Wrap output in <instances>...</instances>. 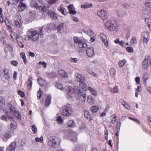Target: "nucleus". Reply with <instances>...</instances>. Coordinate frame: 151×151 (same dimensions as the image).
<instances>
[{
	"label": "nucleus",
	"mask_w": 151,
	"mask_h": 151,
	"mask_svg": "<svg viewBox=\"0 0 151 151\" xmlns=\"http://www.w3.org/2000/svg\"><path fill=\"white\" fill-rule=\"evenodd\" d=\"M65 89L67 91L69 94H78L79 97L82 101H85L86 99V94L82 90L78 88V87H72L66 86Z\"/></svg>",
	"instance_id": "obj_1"
},
{
	"label": "nucleus",
	"mask_w": 151,
	"mask_h": 151,
	"mask_svg": "<svg viewBox=\"0 0 151 151\" xmlns=\"http://www.w3.org/2000/svg\"><path fill=\"white\" fill-rule=\"evenodd\" d=\"M37 0H32L30 6L32 7L38 9L40 11L42 12L46 11L48 9V7H46L43 4L42 0H39L37 3Z\"/></svg>",
	"instance_id": "obj_2"
},
{
	"label": "nucleus",
	"mask_w": 151,
	"mask_h": 151,
	"mask_svg": "<svg viewBox=\"0 0 151 151\" xmlns=\"http://www.w3.org/2000/svg\"><path fill=\"white\" fill-rule=\"evenodd\" d=\"M105 26L110 31L113 32L116 30L118 28V24L114 21L109 20L105 24Z\"/></svg>",
	"instance_id": "obj_3"
},
{
	"label": "nucleus",
	"mask_w": 151,
	"mask_h": 151,
	"mask_svg": "<svg viewBox=\"0 0 151 151\" xmlns=\"http://www.w3.org/2000/svg\"><path fill=\"white\" fill-rule=\"evenodd\" d=\"M40 34L35 30H31L28 32L27 36L29 38L33 41H35L39 38Z\"/></svg>",
	"instance_id": "obj_4"
},
{
	"label": "nucleus",
	"mask_w": 151,
	"mask_h": 151,
	"mask_svg": "<svg viewBox=\"0 0 151 151\" xmlns=\"http://www.w3.org/2000/svg\"><path fill=\"white\" fill-rule=\"evenodd\" d=\"M58 139L55 136L50 137L48 139V144L49 146L56 148L58 145Z\"/></svg>",
	"instance_id": "obj_5"
},
{
	"label": "nucleus",
	"mask_w": 151,
	"mask_h": 151,
	"mask_svg": "<svg viewBox=\"0 0 151 151\" xmlns=\"http://www.w3.org/2000/svg\"><path fill=\"white\" fill-rule=\"evenodd\" d=\"M98 16L102 19H107L108 16V13L106 11L103 10H99L97 12Z\"/></svg>",
	"instance_id": "obj_6"
},
{
	"label": "nucleus",
	"mask_w": 151,
	"mask_h": 151,
	"mask_svg": "<svg viewBox=\"0 0 151 151\" xmlns=\"http://www.w3.org/2000/svg\"><path fill=\"white\" fill-rule=\"evenodd\" d=\"M151 63V58L150 56L146 55L142 62V66L145 68H147Z\"/></svg>",
	"instance_id": "obj_7"
},
{
	"label": "nucleus",
	"mask_w": 151,
	"mask_h": 151,
	"mask_svg": "<svg viewBox=\"0 0 151 151\" xmlns=\"http://www.w3.org/2000/svg\"><path fill=\"white\" fill-rule=\"evenodd\" d=\"M73 110L70 104L67 105L63 109V114L65 116H69L72 114Z\"/></svg>",
	"instance_id": "obj_8"
},
{
	"label": "nucleus",
	"mask_w": 151,
	"mask_h": 151,
	"mask_svg": "<svg viewBox=\"0 0 151 151\" xmlns=\"http://www.w3.org/2000/svg\"><path fill=\"white\" fill-rule=\"evenodd\" d=\"M3 70L4 73V77L5 79L8 80L10 79L12 75V72L7 68H5L3 69Z\"/></svg>",
	"instance_id": "obj_9"
},
{
	"label": "nucleus",
	"mask_w": 151,
	"mask_h": 151,
	"mask_svg": "<svg viewBox=\"0 0 151 151\" xmlns=\"http://www.w3.org/2000/svg\"><path fill=\"white\" fill-rule=\"evenodd\" d=\"M35 11L30 12L28 14V17L26 18V21L28 22H30L35 19Z\"/></svg>",
	"instance_id": "obj_10"
},
{
	"label": "nucleus",
	"mask_w": 151,
	"mask_h": 151,
	"mask_svg": "<svg viewBox=\"0 0 151 151\" xmlns=\"http://www.w3.org/2000/svg\"><path fill=\"white\" fill-rule=\"evenodd\" d=\"M83 32L85 34L91 37H95V35L93 31L88 28L85 27L83 29Z\"/></svg>",
	"instance_id": "obj_11"
},
{
	"label": "nucleus",
	"mask_w": 151,
	"mask_h": 151,
	"mask_svg": "<svg viewBox=\"0 0 151 151\" xmlns=\"http://www.w3.org/2000/svg\"><path fill=\"white\" fill-rule=\"evenodd\" d=\"M75 79L77 82H81L84 81V79L83 76L78 73H76L75 75Z\"/></svg>",
	"instance_id": "obj_12"
},
{
	"label": "nucleus",
	"mask_w": 151,
	"mask_h": 151,
	"mask_svg": "<svg viewBox=\"0 0 151 151\" xmlns=\"http://www.w3.org/2000/svg\"><path fill=\"white\" fill-rule=\"evenodd\" d=\"M100 39L104 43L106 47H108L107 40L106 35L103 33H101L100 35Z\"/></svg>",
	"instance_id": "obj_13"
},
{
	"label": "nucleus",
	"mask_w": 151,
	"mask_h": 151,
	"mask_svg": "<svg viewBox=\"0 0 151 151\" xmlns=\"http://www.w3.org/2000/svg\"><path fill=\"white\" fill-rule=\"evenodd\" d=\"M86 54L89 57L93 56L94 55L93 48L91 47H88L86 49Z\"/></svg>",
	"instance_id": "obj_14"
},
{
	"label": "nucleus",
	"mask_w": 151,
	"mask_h": 151,
	"mask_svg": "<svg viewBox=\"0 0 151 151\" xmlns=\"http://www.w3.org/2000/svg\"><path fill=\"white\" fill-rule=\"evenodd\" d=\"M16 146V142H12L9 146L7 147L6 151H15Z\"/></svg>",
	"instance_id": "obj_15"
},
{
	"label": "nucleus",
	"mask_w": 151,
	"mask_h": 151,
	"mask_svg": "<svg viewBox=\"0 0 151 151\" xmlns=\"http://www.w3.org/2000/svg\"><path fill=\"white\" fill-rule=\"evenodd\" d=\"M57 29L59 30L60 32L63 33L66 31L67 27L65 24L61 23L58 26Z\"/></svg>",
	"instance_id": "obj_16"
},
{
	"label": "nucleus",
	"mask_w": 151,
	"mask_h": 151,
	"mask_svg": "<svg viewBox=\"0 0 151 151\" xmlns=\"http://www.w3.org/2000/svg\"><path fill=\"white\" fill-rule=\"evenodd\" d=\"M142 35L143 37V42L145 43L147 42L149 40L150 35L147 32H144L142 33Z\"/></svg>",
	"instance_id": "obj_17"
},
{
	"label": "nucleus",
	"mask_w": 151,
	"mask_h": 151,
	"mask_svg": "<svg viewBox=\"0 0 151 151\" xmlns=\"http://www.w3.org/2000/svg\"><path fill=\"white\" fill-rule=\"evenodd\" d=\"M27 8V6L24 3L20 2L18 5V9L19 11H22Z\"/></svg>",
	"instance_id": "obj_18"
},
{
	"label": "nucleus",
	"mask_w": 151,
	"mask_h": 151,
	"mask_svg": "<svg viewBox=\"0 0 151 151\" xmlns=\"http://www.w3.org/2000/svg\"><path fill=\"white\" fill-rule=\"evenodd\" d=\"M1 118L3 121H4L6 122H8L10 120H13L14 118L10 116H8V117H7L4 115H2L1 116Z\"/></svg>",
	"instance_id": "obj_19"
},
{
	"label": "nucleus",
	"mask_w": 151,
	"mask_h": 151,
	"mask_svg": "<svg viewBox=\"0 0 151 151\" xmlns=\"http://www.w3.org/2000/svg\"><path fill=\"white\" fill-rule=\"evenodd\" d=\"M87 102L90 104L92 105L94 104V100L91 95H89L87 98Z\"/></svg>",
	"instance_id": "obj_20"
},
{
	"label": "nucleus",
	"mask_w": 151,
	"mask_h": 151,
	"mask_svg": "<svg viewBox=\"0 0 151 151\" xmlns=\"http://www.w3.org/2000/svg\"><path fill=\"white\" fill-rule=\"evenodd\" d=\"M48 13L53 19H55L57 18V15L54 12L49 11Z\"/></svg>",
	"instance_id": "obj_21"
},
{
	"label": "nucleus",
	"mask_w": 151,
	"mask_h": 151,
	"mask_svg": "<svg viewBox=\"0 0 151 151\" xmlns=\"http://www.w3.org/2000/svg\"><path fill=\"white\" fill-rule=\"evenodd\" d=\"M145 5L146 7L145 11L149 12V10L147 9L151 8V0H148L145 3Z\"/></svg>",
	"instance_id": "obj_22"
},
{
	"label": "nucleus",
	"mask_w": 151,
	"mask_h": 151,
	"mask_svg": "<svg viewBox=\"0 0 151 151\" xmlns=\"http://www.w3.org/2000/svg\"><path fill=\"white\" fill-rule=\"evenodd\" d=\"M79 87L84 91H86L87 89V86L85 83L84 81L80 82L79 84Z\"/></svg>",
	"instance_id": "obj_23"
},
{
	"label": "nucleus",
	"mask_w": 151,
	"mask_h": 151,
	"mask_svg": "<svg viewBox=\"0 0 151 151\" xmlns=\"http://www.w3.org/2000/svg\"><path fill=\"white\" fill-rule=\"evenodd\" d=\"M59 74L62 77L65 78L67 76V75L65 70H60L58 71Z\"/></svg>",
	"instance_id": "obj_24"
},
{
	"label": "nucleus",
	"mask_w": 151,
	"mask_h": 151,
	"mask_svg": "<svg viewBox=\"0 0 151 151\" xmlns=\"http://www.w3.org/2000/svg\"><path fill=\"white\" fill-rule=\"evenodd\" d=\"M11 36L12 39H15L17 40L18 38H20L19 36H18L17 34L14 32H11Z\"/></svg>",
	"instance_id": "obj_25"
},
{
	"label": "nucleus",
	"mask_w": 151,
	"mask_h": 151,
	"mask_svg": "<svg viewBox=\"0 0 151 151\" xmlns=\"http://www.w3.org/2000/svg\"><path fill=\"white\" fill-rule=\"evenodd\" d=\"M12 120L10 124V127L12 129H15L17 127V123L14 121V119Z\"/></svg>",
	"instance_id": "obj_26"
},
{
	"label": "nucleus",
	"mask_w": 151,
	"mask_h": 151,
	"mask_svg": "<svg viewBox=\"0 0 151 151\" xmlns=\"http://www.w3.org/2000/svg\"><path fill=\"white\" fill-rule=\"evenodd\" d=\"M84 116L86 118H87L89 120H92L91 118L90 114H89L88 111H84Z\"/></svg>",
	"instance_id": "obj_27"
},
{
	"label": "nucleus",
	"mask_w": 151,
	"mask_h": 151,
	"mask_svg": "<svg viewBox=\"0 0 151 151\" xmlns=\"http://www.w3.org/2000/svg\"><path fill=\"white\" fill-rule=\"evenodd\" d=\"M88 89L91 94L94 96H96V95L97 93V91L93 88L91 87H88Z\"/></svg>",
	"instance_id": "obj_28"
},
{
	"label": "nucleus",
	"mask_w": 151,
	"mask_h": 151,
	"mask_svg": "<svg viewBox=\"0 0 151 151\" xmlns=\"http://www.w3.org/2000/svg\"><path fill=\"white\" fill-rule=\"evenodd\" d=\"M48 77L49 78L53 79L55 78L57 76V74L55 73H51L48 74Z\"/></svg>",
	"instance_id": "obj_29"
},
{
	"label": "nucleus",
	"mask_w": 151,
	"mask_h": 151,
	"mask_svg": "<svg viewBox=\"0 0 151 151\" xmlns=\"http://www.w3.org/2000/svg\"><path fill=\"white\" fill-rule=\"evenodd\" d=\"M145 21L148 24L149 29L151 31V19L149 18H145Z\"/></svg>",
	"instance_id": "obj_30"
},
{
	"label": "nucleus",
	"mask_w": 151,
	"mask_h": 151,
	"mask_svg": "<svg viewBox=\"0 0 151 151\" xmlns=\"http://www.w3.org/2000/svg\"><path fill=\"white\" fill-rule=\"evenodd\" d=\"M55 86L61 90H63L64 89V88L62 85L58 83H55L54 84Z\"/></svg>",
	"instance_id": "obj_31"
},
{
	"label": "nucleus",
	"mask_w": 151,
	"mask_h": 151,
	"mask_svg": "<svg viewBox=\"0 0 151 151\" xmlns=\"http://www.w3.org/2000/svg\"><path fill=\"white\" fill-rule=\"evenodd\" d=\"M92 6V4L90 3L89 4H82L81 5V7L82 8L86 9L91 8Z\"/></svg>",
	"instance_id": "obj_32"
},
{
	"label": "nucleus",
	"mask_w": 151,
	"mask_h": 151,
	"mask_svg": "<svg viewBox=\"0 0 151 151\" xmlns=\"http://www.w3.org/2000/svg\"><path fill=\"white\" fill-rule=\"evenodd\" d=\"M51 98L50 96H48L47 99L45 101L46 106H48L50 104L51 102Z\"/></svg>",
	"instance_id": "obj_33"
},
{
	"label": "nucleus",
	"mask_w": 151,
	"mask_h": 151,
	"mask_svg": "<svg viewBox=\"0 0 151 151\" xmlns=\"http://www.w3.org/2000/svg\"><path fill=\"white\" fill-rule=\"evenodd\" d=\"M79 48H85L87 47V45L86 43H84L83 42L81 41L78 45Z\"/></svg>",
	"instance_id": "obj_34"
},
{
	"label": "nucleus",
	"mask_w": 151,
	"mask_h": 151,
	"mask_svg": "<svg viewBox=\"0 0 151 151\" xmlns=\"http://www.w3.org/2000/svg\"><path fill=\"white\" fill-rule=\"evenodd\" d=\"M68 126L70 127H73L75 126L74 122L72 120H69L68 123Z\"/></svg>",
	"instance_id": "obj_35"
},
{
	"label": "nucleus",
	"mask_w": 151,
	"mask_h": 151,
	"mask_svg": "<svg viewBox=\"0 0 151 151\" xmlns=\"http://www.w3.org/2000/svg\"><path fill=\"white\" fill-rule=\"evenodd\" d=\"M126 63V60H123L120 61L119 62V65L120 67H122L124 66V64Z\"/></svg>",
	"instance_id": "obj_36"
},
{
	"label": "nucleus",
	"mask_w": 151,
	"mask_h": 151,
	"mask_svg": "<svg viewBox=\"0 0 151 151\" xmlns=\"http://www.w3.org/2000/svg\"><path fill=\"white\" fill-rule=\"evenodd\" d=\"M14 23L15 25L17 28H20L22 26V24H21L17 20L15 21Z\"/></svg>",
	"instance_id": "obj_37"
},
{
	"label": "nucleus",
	"mask_w": 151,
	"mask_h": 151,
	"mask_svg": "<svg viewBox=\"0 0 151 151\" xmlns=\"http://www.w3.org/2000/svg\"><path fill=\"white\" fill-rule=\"evenodd\" d=\"M14 113L15 115L18 119H21V115L18 111L17 110L15 111Z\"/></svg>",
	"instance_id": "obj_38"
},
{
	"label": "nucleus",
	"mask_w": 151,
	"mask_h": 151,
	"mask_svg": "<svg viewBox=\"0 0 151 151\" xmlns=\"http://www.w3.org/2000/svg\"><path fill=\"white\" fill-rule=\"evenodd\" d=\"M62 14L65 15L67 13L66 10L63 8H59L58 10Z\"/></svg>",
	"instance_id": "obj_39"
},
{
	"label": "nucleus",
	"mask_w": 151,
	"mask_h": 151,
	"mask_svg": "<svg viewBox=\"0 0 151 151\" xmlns=\"http://www.w3.org/2000/svg\"><path fill=\"white\" fill-rule=\"evenodd\" d=\"M6 47L8 48V49L9 52H12V51L13 48L12 45L10 43H8V44H6Z\"/></svg>",
	"instance_id": "obj_40"
},
{
	"label": "nucleus",
	"mask_w": 151,
	"mask_h": 151,
	"mask_svg": "<svg viewBox=\"0 0 151 151\" xmlns=\"http://www.w3.org/2000/svg\"><path fill=\"white\" fill-rule=\"evenodd\" d=\"M32 129L34 133L35 134L37 132V129L35 125L34 124L32 126Z\"/></svg>",
	"instance_id": "obj_41"
},
{
	"label": "nucleus",
	"mask_w": 151,
	"mask_h": 151,
	"mask_svg": "<svg viewBox=\"0 0 151 151\" xmlns=\"http://www.w3.org/2000/svg\"><path fill=\"white\" fill-rule=\"evenodd\" d=\"M8 107L9 108V109L11 113L14 112L15 111V109L13 107L12 105L9 104L8 105Z\"/></svg>",
	"instance_id": "obj_42"
},
{
	"label": "nucleus",
	"mask_w": 151,
	"mask_h": 151,
	"mask_svg": "<svg viewBox=\"0 0 151 151\" xmlns=\"http://www.w3.org/2000/svg\"><path fill=\"white\" fill-rule=\"evenodd\" d=\"M109 72L110 74L112 76H114L116 74V70L113 68L110 69Z\"/></svg>",
	"instance_id": "obj_43"
},
{
	"label": "nucleus",
	"mask_w": 151,
	"mask_h": 151,
	"mask_svg": "<svg viewBox=\"0 0 151 151\" xmlns=\"http://www.w3.org/2000/svg\"><path fill=\"white\" fill-rule=\"evenodd\" d=\"M88 72L89 74H91L92 76H93L95 78H97L98 77V74L93 71H89Z\"/></svg>",
	"instance_id": "obj_44"
},
{
	"label": "nucleus",
	"mask_w": 151,
	"mask_h": 151,
	"mask_svg": "<svg viewBox=\"0 0 151 151\" xmlns=\"http://www.w3.org/2000/svg\"><path fill=\"white\" fill-rule=\"evenodd\" d=\"M130 42L131 44L133 45L136 44L137 43L136 39L135 37H132L130 41Z\"/></svg>",
	"instance_id": "obj_45"
},
{
	"label": "nucleus",
	"mask_w": 151,
	"mask_h": 151,
	"mask_svg": "<svg viewBox=\"0 0 151 151\" xmlns=\"http://www.w3.org/2000/svg\"><path fill=\"white\" fill-rule=\"evenodd\" d=\"M32 78L31 77H30L29 78V81H28V87L29 86V89L31 88L32 85Z\"/></svg>",
	"instance_id": "obj_46"
},
{
	"label": "nucleus",
	"mask_w": 151,
	"mask_h": 151,
	"mask_svg": "<svg viewBox=\"0 0 151 151\" xmlns=\"http://www.w3.org/2000/svg\"><path fill=\"white\" fill-rule=\"evenodd\" d=\"M111 91L113 93H117L118 92V90L116 86H115L113 88H110Z\"/></svg>",
	"instance_id": "obj_47"
},
{
	"label": "nucleus",
	"mask_w": 151,
	"mask_h": 151,
	"mask_svg": "<svg viewBox=\"0 0 151 151\" xmlns=\"http://www.w3.org/2000/svg\"><path fill=\"white\" fill-rule=\"evenodd\" d=\"M58 0H48L47 3L50 5H52L56 3Z\"/></svg>",
	"instance_id": "obj_48"
},
{
	"label": "nucleus",
	"mask_w": 151,
	"mask_h": 151,
	"mask_svg": "<svg viewBox=\"0 0 151 151\" xmlns=\"http://www.w3.org/2000/svg\"><path fill=\"white\" fill-rule=\"evenodd\" d=\"M21 56L22 58L24 60V62L25 63H26L27 62V60L26 59V57L25 55V54L24 53H21Z\"/></svg>",
	"instance_id": "obj_49"
},
{
	"label": "nucleus",
	"mask_w": 151,
	"mask_h": 151,
	"mask_svg": "<svg viewBox=\"0 0 151 151\" xmlns=\"http://www.w3.org/2000/svg\"><path fill=\"white\" fill-rule=\"evenodd\" d=\"M98 106H93L92 107L91 111L93 112H96L98 109Z\"/></svg>",
	"instance_id": "obj_50"
},
{
	"label": "nucleus",
	"mask_w": 151,
	"mask_h": 151,
	"mask_svg": "<svg viewBox=\"0 0 151 151\" xmlns=\"http://www.w3.org/2000/svg\"><path fill=\"white\" fill-rule=\"evenodd\" d=\"M37 81L38 83L41 85H42L44 82V81L41 78H39L37 79Z\"/></svg>",
	"instance_id": "obj_51"
},
{
	"label": "nucleus",
	"mask_w": 151,
	"mask_h": 151,
	"mask_svg": "<svg viewBox=\"0 0 151 151\" xmlns=\"http://www.w3.org/2000/svg\"><path fill=\"white\" fill-rule=\"evenodd\" d=\"M41 92L42 91L40 89L37 92V99H39L41 97Z\"/></svg>",
	"instance_id": "obj_52"
},
{
	"label": "nucleus",
	"mask_w": 151,
	"mask_h": 151,
	"mask_svg": "<svg viewBox=\"0 0 151 151\" xmlns=\"http://www.w3.org/2000/svg\"><path fill=\"white\" fill-rule=\"evenodd\" d=\"M126 50L129 52L132 53L133 52V50L132 48L130 47H127Z\"/></svg>",
	"instance_id": "obj_53"
},
{
	"label": "nucleus",
	"mask_w": 151,
	"mask_h": 151,
	"mask_svg": "<svg viewBox=\"0 0 151 151\" xmlns=\"http://www.w3.org/2000/svg\"><path fill=\"white\" fill-rule=\"evenodd\" d=\"M73 40L75 43H78V44L81 41L80 40H79V39L78 38V37H74L73 38Z\"/></svg>",
	"instance_id": "obj_54"
},
{
	"label": "nucleus",
	"mask_w": 151,
	"mask_h": 151,
	"mask_svg": "<svg viewBox=\"0 0 151 151\" xmlns=\"http://www.w3.org/2000/svg\"><path fill=\"white\" fill-rule=\"evenodd\" d=\"M35 140L37 142H42L43 140V137L41 136L40 138L38 137L36 138Z\"/></svg>",
	"instance_id": "obj_55"
},
{
	"label": "nucleus",
	"mask_w": 151,
	"mask_h": 151,
	"mask_svg": "<svg viewBox=\"0 0 151 151\" xmlns=\"http://www.w3.org/2000/svg\"><path fill=\"white\" fill-rule=\"evenodd\" d=\"M147 9L149 10V12L147 11H145V14L149 16H151V8Z\"/></svg>",
	"instance_id": "obj_56"
},
{
	"label": "nucleus",
	"mask_w": 151,
	"mask_h": 151,
	"mask_svg": "<svg viewBox=\"0 0 151 151\" xmlns=\"http://www.w3.org/2000/svg\"><path fill=\"white\" fill-rule=\"evenodd\" d=\"M10 136H11V135L9 132H6L5 134V135H4V137H5V138L7 139H6V141L7 139H8L9 137H10Z\"/></svg>",
	"instance_id": "obj_57"
},
{
	"label": "nucleus",
	"mask_w": 151,
	"mask_h": 151,
	"mask_svg": "<svg viewBox=\"0 0 151 151\" xmlns=\"http://www.w3.org/2000/svg\"><path fill=\"white\" fill-rule=\"evenodd\" d=\"M77 134H75V137H73L71 138V140H72V141L73 142H76L77 140Z\"/></svg>",
	"instance_id": "obj_58"
},
{
	"label": "nucleus",
	"mask_w": 151,
	"mask_h": 151,
	"mask_svg": "<svg viewBox=\"0 0 151 151\" xmlns=\"http://www.w3.org/2000/svg\"><path fill=\"white\" fill-rule=\"evenodd\" d=\"M17 43L18 45L21 48H22L24 47V45L20 41H19L18 40H17Z\"/></svg>",
	"instance_id": "obj_59"
},
{
	"label": "nucleus",
	"mask_w": 151,
	"mask_h": 151,
	"mask_svg": "<svg viewBox=\"0 0 151 151\" xmlns=\"http://www.w3.org/2000/svg\"><path fill=\"white\" fill-rule=\"evenodd\" d=\"M136 85H137V88L136 89V91L137 92H140L141 91V88L140 85H138L137 84H136Z\"/></svg>",
	"instance_id": "obj_60"
},
{
	"label": "nucleus",
	"mask_w": 151,
	"mask_h": 151,
	"mask_svg": "<svg viewBox=\"0 0 151 151\" xmlns=\"http://www.w3.org/2000/svg\"><path fill=\"white\" fill-rule=\"evenodd\" d=\"M11 64L15 66H16L18 64V62L17 61L12 60L11 62Z\"/></svg>",
	"instance_id": "obj_61"
},
{
	"label": "nucleus",
	"mask_w": 151,
	"mask_h": 151,
	"mask_svg": "<svg viewBox=\"0 0 151 151\" xmlns=\"http://www.w3.org/2000/svg\"><path fill=\"white\" fill-rule=\"evenodd\" d=\"M129 119H131L133 121H135V122H136L138 124H139L140 123V121L137 119L133 118L130 117H129Z\"/></svg>",
	"instance_id": "obj_62"
},
{
	"label": "nucleus",
	"mask_w": 151,
	"mask_h": 151,
	"mask_svg": "<svg viewBox=\"0 0 151 151\" xmlns=\"http://www.w3.org/2000/svg\"><path fill=\"white\" fill-rule=\"evenodd\" d=\"M70 61L72 62L76 63L78 61V59L77 58H72L70 59Z\"/></svg>",
	"instance_id": "obj_63"
},
{
	"label": "nucleus",
	"mask_w": 151,
	"mask_h": 151,
	"mask_svg": "<svg viewBox=\"0 0 151 151\" xmlns=\"http://www.w3.org/2000/svg\"><path fill=\"white\" fill-rule=\"evenodd\" d=\"M18 93L19 95L21 97H24V93L21 91H18Z\"/></svg>",
	"instance_id": "obj_64"
}]
</instances>
